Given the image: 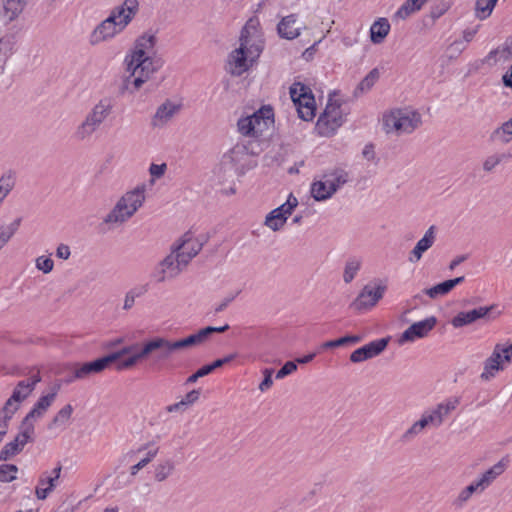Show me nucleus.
Wrapping results in <instances>:
<instances>
[{
	"instance_id": "1",
	"label": "nucleus",
	"mask_w": 512,
	"mask_h": 512,
	"mask_svg": "<svg viewBox=\"0 0 512 512\" xmlns=\"http://www.w3.org/2000/svg\"><path fill=\"white\" fill-rule=\"evenodd\" d=\"M156 43V35L145 32L135 40L133 48L126 55L124 62L129 75L125 79V86L131 93L138 91L163 66V61L152 55Z\"/></svg>"
},
{
	"instance_id": "2",
	"label": "nucleus",
	"mask_w": 512,
	"mask_h": 512,
	"mask_svg": "<svg viewBox=\"0 0 512 512\" xmlns=\"http://www.w3.org/2000/svg\"><path fill=\"white\" fill-rule=\"evenodd\" d=\"M138 11V0H124L122 4L113 7L108 17L97 24L91 31L89 43L92 46H96L112 41L127 28Z\"/></svg>"
},
{
	"instance_id": "3",
	"label": "nucleus",
	"mask_w": 512,
	"mask_h": 512,
	"mask_svg": "<svg viewBox=\"0 0 512 512\" xmlns=\"http://www.w3.org/2000/svg\"><path fill=\"white\" fill-rule=\"evenodd\" d=\"M145 201V187L137 186L126 192L115 204L113 209L105 216L103 223L115 228L127 222L143 205Z\"/></svg>"
},
{
	"instance_id": "4",
	"label": "nucleus",
	"mask_w": 512,
	"mask_h": 512,
	"mask_svg": "<svg viewBox=\"0 0 512 512\" xmlns=\"http://www.w3.org/2000/svg\"><path fill=\"white\" fill-rule=\"evenodd\" d=\"M422 123L420 113L410 108L391 110L383 117V127L386 133L397 135L410 134Z\"/></svg>"
},
{
	"instance_id": "5",
	"label": "nucleus",
	"mask_w": 512,
	"mask_h": 512,
	"mask_svg": "<svg viewBox=\"0 0 512 512\" xmlns=\"http://www.w3.org/2000/svg\"><path fill=\"white\" fill-rule=\"evenodd\" d=\"M274 124L271 106H262L252 115L242 117L237 122L238 131L243 136L259 137Z\"/></svg>"
},
{
	"instance_id": "6",
	"label": "nucleus",
	"mask_w": 512,
	"mask_h": 512,
	"mask_svg": "<svg viewBox=\"0 0 512 512\" xmlns=\"http://www.w3.org/2000/svg\"><path fill=\"white\" fill-rule=\"evenodd\" d=\"M264 36L261 30L260 21L256 17L250 18L241 30L239 37V48H243L252 57L259 58L264 49Z\"/></svg>"
},
{
	"instance_id": "7",
	"label": "nucleus",
	"mask_w": 512,
	"mask_h": 512,
	"mask_svg": "<svg viewBox=\"0 0 512 512\" xmlns=\"http://www.w3.org/2000/svg\"><path fill=\"white\" fill-rule=\"evenodd\" d=\"M290 96L299 117L304 121L313 120L315 117L316 103L311 89L297 82L290 87Z\"/></svg>"
},
{
	"instance_id": "8",
	"label": "nucleus",
	"mask_w": 512,
	"mask_h": 512,
	"mask_svg": "<svg viewBox=\"0 0 512 512\" xmlns=\"http://www.w3.org/2000/svg\"><path fill=\"white\" fill-rule=\"evenodd\" d=\"M41 382V375L39 371L31 372L27 379L19 381L14 387L11 396L6 400L3 407L13 413H16L21 404L28 399L33 393L35 387Z\"/></svg>"
},
{
	"instance_id": "9",
	"label": "nucleus",
	"mask_w": 512,
	"mask_h": 512,
	"mask_svg": "<svg viewBox=\"0 0 512 512\" xmlns=\"http://www.w3.org/2000/svg\"><path fill=\"white\" fill-rule=\"evenodd\" d=\"M343 122L341 105L329 99L324 112L318 118L316 129L321 136H331Z\"/></svg>"
},
{
	"instance_id": "10",
	"label": "nucleus",
	"mask_w": 512,
	"mask_h": 512,
	"mask_svg": "<svg viewBox=\"0 0 512 512\" xmlns=\"http://www.w3.org/2000/svg\"><path fill=\"white\" fill-rule=\"evenodd\" d=\"M185 261L170 250V253L154 267L151 277L157 283H163L178 277L186 269Z\"/></svg>"
},
{
	"instance_id": "11",
	"label": "nucleus",
	"mask_w": 512,
	"mask_h": 512,
	"mask_svg": "<svg viewBox=\"0 0 512 512\" xmlns=\"http://www.w3.org/2000/svg\"><path fill=\"white\" fill-rule=\"evenodd\" d=\"M35 425L21 422L19 432L15 438L6 443L0 450V461H6L19 454L29 442L34 439Z\"/></svg>"
},
{
	"instance_id": "12",
	"label": "nucleus",
	"mask_w": 512,
	"mask_h": 512,
	"mask_svg": "<svg viewBox=\"0 0 512 512\" xmlns=\"http://www.w3.org/2000/svg\"><path fill=\"white\" fill-rule=\"evenodd\" d=\"M202 247L203 242L191 231H188L173 243L171 250L180 260L185 261V265L188 266L191 260L201 251Z\"/></svg>"
},
{
	"instance_id": "13",
	"label": "nucleus",
	"mask_w": 512,
	"mask_h": 512,
	"mask_svg": "<svg viewBox=\"0 0 512 512\" xmlns=\"http://www.w3.org/2000/svg\"><path fill=\"white\" fill-rule=\"evenodd\" d=\"M61 389V383L56 382L53 384L49 392L47 394L41 395L39 399L35 402L32 409L27 413V415L23 418V422L28 425H34L35 421L44 417L47 413L48 409L54 403L59 391Z\"/></svg>"
},
{
	"instance_id": "14",
	"label": "nucleus",
	"mask_w": 512,
	"mask_h": 512,
	"mask_svg": "<svg viewBox=\"0 0 512 512\" xmlns=\"http://www.w3.org/2000/svg\"><path fill=\"white\" fill-rule=\"evenodd\" d=\"M258 58L246 53L243 48L232 50L228 56L226 70L233 76H241L256 62Z\"/></svg>"
},
{
	"instance_id": "15",
	"label": "nucleus",
	"mask_w": 512,
	"mask_h": 512,
	"mask_svg": "<svg viewBox=\"0 0 512 512\" xmlns=\"http://www.w3.org/2000/svg\"><path fill=\"white\" fill-rule=\"evenodd\" d=\"M503 344H496L491 355L483 363V371L480 378L483 381H490L496 375L506 369L503 359Z\"/></svg>"
},
{
	"instance_id": "16",
	"label": "nucleus",
	"mask_w": 512,
	"mask_h": 512,
	"mask_svg": "<svg viewBox=\"0 0 512 512\" xmlns=\"http://www.w3.org/2000/svg\"><path fill=\"white\" fill-rule=\"evenodd\" d=\"M389 338H380L354 350L350 354V361L358 364L380 355L387 347Z\"/></svg>"
},
{
	"instance_id": "17",
	"label": "nucleus",
	"mask_w": 512,
	"mask_h": 512,
	"mask_svg": "<svg viewBox=\"0 0 512 512\" xmlns=\"http://www.w3.org/2000/svg\"><path fill=\"white\" fill-rule=\"evenodd\" d=\"M159 449V446H157L154 442H147L140 445L138 448L129 451L126 455L129 458L145 452L144 456L136 464L130 467V475L132 477L136 476L140 470L152 462L158 455Z\"/></svg>"
},
{
	"instance_id": "18",
	"label": "nucleus",
	"mask_w": 512,
	"mask_h": 512,
	"mask_svg": "<svg viewBox=\"0 0 512 512\" xmlns=\"http://www.w3.org/2000/svg\"><path fill=\"white\" fill-rule=\"evenodd\" d=\"M385 290V285H378L375 288L366 285L352 303V307L361 311L375 306L383 297Z\"/></svg>"
},
{
	"instance_id": "19",
	"label": "nucleus",
	"mask_w": 512,
	"mask_h": 512,
	"mask_svg": "<svg viewBox=\"0 0 512 512\" xmlns=\"http://www.w3.org/2000/svg\"><path fill=\"white\" fill-rule=\"evenodd\" d=\"M436 318L434 316L428 317L424 320L413 323L401 335L399 343L413 342L418 338H423L435 327Z\"/></svg>"
},
{
	"instance_id": "20",
	"label": "nucleus",
	"mask_w": 512,
	"mask_h": 512,
	"mask_svg": "<svg viewBox=\"0 0 512 512\" xmlns=\"http://www.w3.org/2000/svg\"><path fill=\"white\" fill-rule=\"evenodd\" d=\"M61 470L62 466L61 464H58L50 474L48 472H44L40 475L38 485L35 489L36 497L39 500L46 499L48 495L54 490L60 477Z\"/></svg>"
},
{
	"instance_id": "21",
	"label": "nucleus",
	"mask_w": 512,
	"mask_h": 512,
	"mask_svg": "<svg viewBox=\"0 0 512 512\" xmlns=\"http://www.w3.org/2000/svg\"><path fill=\"white\" fill-rule=\"evenodd\" d=\"M180 110L181 104L166 100L156 109L151 119V125L154 128L166 126Z\"/></svg>"
},
{
	"instance_id": "22",
	"label": "nucleus",
	"mask_w": 512,
	"mask_h": 512,
	"mask_svg": "<svg viewBox=\"0 0 512 512\" xmlns=\"http://www.w3.org/2000/svg\"><path fill=\"white\" fill-rule=\"evenodd\" d=\"M114 356H104L91 362L81 365L77 364L74 368V378H88L90 375L98 374L104 371L113 363Z\"/></svg>"
},
{
	"instance_id": "23",
	"label": "nucleus",
	"mask_w": 512,
	"mask_h": 512,
	"mask_svg": "<svg viewBox=\"0 0 512 512\" xmlns=\"http://www.w3.org/2000/svg\"><path fill=\"white\" fill-rule=\"evenodd\" d=\"M494 309V305L481 306L470 311L459 312L453 317L451 324L454 328H460L474 323L479 319L486 318L489 313Z\"/></svg>"
},
{
	"instance_id": "24",
	"label": "nucleus",
	"mask_w": 512,
	"mask_h": 512,
	"mask_svg": "<svg viewBox=\"0 0 512 512\" xmlns=\"http://www.w3.org/2000/svg\"><path fill=\"white\" fill-rule=\"evenodd\" d=\"M436 241V227L430 226L423 237L416 243L415 247L409 253L408 260L411 263H417L423 254L430 249Z\"/></svg>"
},
{
	"instance_id": "25",
	"label": "nucleus",
	"mask_w": 512,
	"mask_h": 512,
	"mask_svg": "<svg viewBox=\"0 0 512 512\" xmlns=\"http://www.w3.org/2000/svg\"><path fill=\"white\" fill-rule=\"evenodd\" d=\"M460 404V398L459 397H450L446 399L445 401L439 403L436 405V407L428 413L433 418L434 421V427L438 428L442 425L445 418L454 411L457 406Z\"/></svg>"
},
{
	"instance_id": "26",
	"label": "nucleus",
	"mask_w": 512,
	"mask_h": 512,
	"mask_svg": "<svg viewBox=\"0 0 512 512\" xmlns=\"http://www.w3.org/2000/svg\"><path fill=\"white\" fill-rule=\"evenodd\" d=\"M297 22V16L295 14H290L281 19V21L277 25V32L281 38L287 40H293L300 36L301 27H295Z\"/></svg>"
},
{
	"instance_id": "27",
	"label": "nucleus",
	"mask_w": 512,
	"mask_h": 512,
	"mask_svg": "<svg viewBox=\"0 0 512 512\" xmlns=\"http://www.w3.org/2000/svg\"><path fill=\"white\" fill-rule=\"evenodd\" d=\"M229 329V325L225 324L221 327H212L208 326L201 330H199L197 333L191 334L185 338L187 348H192L195 346H199L207 341V339L215 332L222 333Z\"/></svg>"
},
{
	"instance_id": "28",
	"label": "nucleus",
	"mask_w": 512,
	"mask_h": 512,
	"mask_svg": "<svg viewBox=\"0 0 512 512\" xmlns=\"http://www.w3.org/2000/svg\"><path fill=\"white\" fill-rule=\"evenodd\" d=\"M113 108L112 100L105 97L100 99L87 114L102 125L112 114Z\"/></svg>"
},
{
	"instance_id": "29",
	"label": "nucleus",
	"mask_w": 512,
	"mask_h": 512,
	"mask_svg": "<svg viewBox=\"0 0 512 512\" xmlns=\"http://www.w3.org/2000/svg\"><path fill=\"white\" fill-rule=\"evenodd\" d=\"M428 426L434 427V421L428 411H426L421 415V418L418 421L414 422L411 427L404 432L402 439L406 442L411 441L421 434Z\"/></svg>"
},
{
	"instance_id": "30",
	"label": "nucleus",
	"mask_w": 512,
	"mask_h": 512,
	"mask_svg": "<svg viewBox=\"0 0 512 512\" xmlns=\"http://www.w3.org/2000/svg\"><path fill=\"white\" fill-rule=\"evenodd\" d=\"M100 126L101 124L99 122L87 114L83 121L77 126L74 136L79 141L89 140Z\"/></svg>"
},
{
	"instance_id": "31",
	"label": "nucleus",
	"mask_w": 512,
	"mask_h": 512,
	"mask_svg": "<svg viewBox=\"0 0 512 512\" xmlns=\"http://www.w3.org/2000/svg\"><path fill=\"white\" fill-rule=\"evenodd\" d=\"M164 343H171V341L164 337H154L144 342L147 355L149 356L155 351H160L159 359H168L175 351L168 349Z\"/></svg>"
},
{
	"instance_id": "32",
	"label": "nucleus",
	"mask_w": 512,
	"mask_h": 512,
	"mask_svg": "<svg viewBox=\"0 0 512 512\" xmlns=\"http://www.w3.org/2000/svg\"><path fill=\"white\" fill-rule=\"evenodd\" d=\"M464 280V276L449 279L431 288L425 289L424 293L430 298L435 299L439 296L448 294L456 285L461 284Z\"/></svg>"
},
{
	"instance_id": "33",
	"label": "nucleus",
	"mask_w": 512,
	"mask_h": 512,
	"mask_svg": "<svg viewBox=\"0 0 512 512\" xmlns=\"http://www.w3.org/2000/svg\"><path fill=\"white\" fill-rule=\"evenodd\" d=\"M506 470V463L500 460L491 468L486 470L481 476L476 479L481 487L486 490L501 474Z\"/></svg>"
},
{
	"instance_id": "34",
	"label": "nucleus",
	"mask_w": 512,
	"mask_h": 512,
	"mask_svg": "<svg viewBox=\"0 0 512 512\" xmlns=\"http://www.w3.org/2000/svg\"><path fill=\"white\" fill-rule=\"evenodd\" d=\"M310 192L316 201H325L334 195L333 191H331V187L328 184V180L325 174L320 180L314 181L311 184Z\"/></svg>"
},
{
	"instance_id": "35",
	"label": "nucleus",
	"mask_w": 512,
	"mask_h": 512,
	"mask_svg": "<svg viewBox=\"0 0 512 512\" xmlns=\"http://www.w3.org/2000/svg\"><path fill=\"white\" fill-rule=\"evenodd\" d=\"M390 31V24L386 18H379L370 28V38L374 44H380Z\"/></svg>"
},
{
	"instance_id": "36",
	"label": "nucleus",
	"mask_w": 512,
	"mask_h": 512,
	"mask_svg": "<svg viewBox=\"0 0 512 512\" xmlns=\"http://www.w3.org/2000/svg\"><path fill=\"white\" fill-rule=\"evenodd\" d=\"M175 471V462L172 459H163L154 466V480L163 482Z\"/></svg>"
},
{
	"instance_id": "37",
	"label": "nucleus",
	"mask_w": 512,
	"mask_h": 512,
	"mask_svg": "<svg viewBox=\"0 0 512 512\" xmlns=\"http://www.w3.org/2000/svg\"><path fill=\"white\" fill-rule=\"evenodd\" d=\"M484 489L481 487V485L478 483L477 480H474L471 482L468 486H466L464 489H462L458 496L453 501V505L455 507L461 508L464 506L466 502L472 497L474 493H482Z\"/></svg>"
},
{
	"instance_id": "38",
	"label": "nucleus",
	"mask_w": 512,
	"mask_h": 512,
	"mask_svg": "<svg viewBox=\"0 0 512 512\" xmlns=\"http://www.w3.org/2000/svg\"><path fill=\"white\" fill-rule=\"evenodd\" d=\"M325 175L334 194L349 181V174L343 169H335Z\"/></svg>"
},
{
	"instance_id": "39",
	"label": "nucleus",
	"mask_w": 512,
	"mask_h": 512,
	"mask_svg": "<svg viewBox=\"0 0 512 512\" xmlns=\"http://www.w3.org/2000/svg\"><path fill=\"white\" fill-rule=\"evenodd\" d=\"M512 57V49L509 46H500L488 53L483 62L494 65L498 62H506Z\"/></svg>"
},
{
	"instance_id": "40",
	"label": "nucleus",
	"mask_w": 512,
	"mask_h": 512,
	"mask_svg": "<svg viewBox=\"0 0 512 512\" xmlns=\"http://www.w3.org/2000/svg\"><path fill=\"white\" fill-rule=\"evenodd\" d=\"M73 413V407L70 404L62 407L57 414L53 417L51 422L48 424V429L52 430L55 428H65L68 424L71 415Z\"/></svg>"
},
{
	"instance_id": "41",
	"label": "nucleus",
	"mask_w": 512,
	"mask_h": 512,
	"mask_svg": "<svg viewBox=\"0 0 512 512\" xmlns=\"http://www.w3.org/2000/svg\"><path fill=\"white\" fill-rule=\"evenodd\" d=\"M147 358H148V355H147V352L145 349V345L143 343L141 345V348L138 349V351H136L132 355H129L127 358L119 361L117 363V369L118 370L130 369V368L134 367L135 365H137L139 362H141Z\"/></svg>"
},
{
	"instance_id": "42",
	"label": "nucleus",
	"mask_w": 512,
	"mask_h": 512,
	"mask_svg": "<svg viewBox=\"0 0 512 512\" xmlns=\"http://www.w3.org/2000/svg\"><path fill=\"white\" fill-rule=\"evenodd\" d=\"M490 139L494 142L508 143L512 139V118L496 128Z\"/></svg>"
},
{
	"instance_id": "43",
	"label": "nucleus",
	"mask_w": 512,
	"mask_h": 512,
	"mask_svg": "<svg viewBox=\"0 0 512 512\" xmlns=\"http://www.w3.org/2000/svg\"><path fill=\"white\" fill-rule=\"evenodd\" d=\"M361 265L362 261L357 257H351L346 261L343 272V280L345 283L348 284L353 281L360 270Z\"/></svg>"
},
{
	"instance_id": "44",
	"label": "nucleus",
	"mask_w": 512,
	"mask_h": 512,
	"mask_svg": "<svg viewBox=\"0 0 512 512\" xmlns=\"http://www.w3.org/2000/svg\"><path fill=\"white\" fill-rule=\"evenodd\" d=\"M428 0H406L396 12V17L406 19L412 13L421 9Z\"/></svg>"
},
{
	"instance_id": "45",
	"label": "nucleus",
	"mask_w": 512,
	"mask_h": 512,
	"mask_svg": "<svg viewBox=\"0 0 512 512\" xmlns=\"http://www.w3.org/2000/svg\"><path fill=\"white\" fill-rule=\"evenodd\" d=\"M380 76L379 70L377 68L372 69L365 77L364 79L358 84L357 88L355 89V96H358L359 93H365L368 92L378 81Z\"/></svg>"
},
{
	"instance_id": "46",
	"label": "nucleus",
	"mask_w": 512,
	"mask_h": 512,
	"mask_svg": "<svg viewBox=\"0 0 512 512\" xmlns=\"http://www.w3.org/2000/svg\"><path fill=\"white\" fill-rule=\"evenodd\" d=\"M25 0H5L4 10L9 20L16 19L25 7Z\"/></svg>"
},
{
	"instance_id": "47",
	"label": "nucleus",
	"mask_w": 512,
	"mask_h": 512,
	"mask_svg": "<svg viewBox=\"0 0 512 512\" xmlns=\"http://www.w3.org/2000/svg\"><path fill=\"white\" fill-rule=\"evenodd\" d=\"M498 0H477L476 13L480 19H485L492 13Z\"/></svg>"
},
{
	"instance_id": "48",
	"label": "nucleus",
	"mask_w": 512,
	"mask_h": 512,
	"mask_svg": "<svg viewBox=\"0 0 512 512\" xmlns=\"http://www.w3.org/2000/svg\"><path fill=\"white\" fill-rule=\"evenodd\" d=\"M286 223L283 214L274 213V210L268 213L265 218L264 224L272 231H279Z\"/></svg>"
},
{
	"instance_id": "49",
	"label": "nucleus",
	"mask_w": 512,
	"mask_h": 512,
	"mask_svg": "<svg viewBox=\"0 0 512 512\" xmlns=\"http://www.w3.org/2000/svg\"><path fill=\"white\" fill-rule=\"evenodd\" d=\"M18 467L14 464L0 465V482L9 483L17 479Z\"/></svg>"
},
{
	"instance_id": "50",
	"label": "nucleus",
	"mask_w": 512,
	"mask_h": 512,
	"mask_svg": "<svg viewBox=\"0 0 512 512\" xmlns=\"http://www.w3.org/2000/svg\"><path fill=\"white\" fill-rule=\"evenodd\" d=\"M298 205V200L292 194L289 195L287 201L280 205L279 207L273 209L274 213L283 214L285 220L287 221L288 217L292 214L295 207Z\"/></svg>"
},
{
	"instance_id": "51",
	"label": "nucleus",
	"mask_w": 512,
	"mask_h": 512,
	"mask_svg": "<svg viewBox=\"0 0 512 512\" xmlns=\"http://www.w3.org/2000/svg\"><path fill=\"white\" fill-rule=\"evenodd\" d=\"M21 224V218L15 219L6 227L0 229V240H3L4 244H7L13 235L17 232Z\"/></svg>"
},
{
	"instance_id": "52",
	"label": "nucleus",
	"mask_w": 512,
	"mask_h": 512,
	"mask_svg": "<svg viewBox=\"0 0 512 512\" xmlns=\"http://www.w3.org/2000/svg\"><path fill=\"white\" fill-rule=\"evenodd\" d=\"M15 185V176L12 172L3 174L0 177V194L7 197Z\"/></svg>"
},
{
	"instance_id": "53",
	"label": "nucleus",
	"mask_w": 512,
	"mask_h": 512,
	"mask_svg": "<svg viewBox=\"0 0 512 512\" xmlns=\"http://www.w3.org/2000/svg\"><path fill=\"white\" fill-rule=\"evenodd\" d=\"M15 413L6 410L4 407L0 410V439L2 440V437L6 435L9 427V422L13 418Z\"/></svg>"
},
{
	"instance_id": "54",
	"label": "nucleus",
	"mask_w": 512,
	"mask_h": 512,
	"mask_svg": "<svg viewBox=\"0 0 512 512\" xmlns=\"http://www.w3.org/2000/svg\"><path fill=\"white\" fill-rule=\"evenodd\" d=\"M35 266L39 271L48 274L53 270L54 262L50 257L39 256L35 260Z\"/></svg>"
},
{
	"instance_id": "55",
	"label": "nucleus",
	"mask_w": 512,
	"mask_h": 512,
	"mask_svg": "<svg viewBox=\"0 0 512 512\" xmlns=\"http://www.w3.org/2000/svg\"><path fill=\"white\" fill-rule=\"evenodd\" d=\"M505 158L504 154H494L487 157L483 162V170L485 172H492L497 165H499Z\"/></svg>"
},
{
	"instance_id": "56",
	"label": "nucleus",
	"mask_w": 512,
	"mask_h": 512,
	"mask_svg": "<svg viewBox=\"0 0 512 512\" xmlns=\"http://www.w3.org/2000/svg\"><path fill=\"white\" fill-rule=\"evenodd\" d=\"M467 45L462 40H455L447 49L449 59H456L465 49Z\"/></svg>"
},
{
	"instance_id": "57",
	"label": "nucleus",
	"mask_w": 512,
	"mask_h": 512,
	"mask_svg": "<svg viewBox=\"0 0 512 512\" xmlns=\"http://www.w3.org/2000/svg\"><path fill=\"white\" fill-rule=\"evenodd\" d=\"M15 41L12 37H1L0 38V55L3 54L9 57L14 52Z\"/></svg>"
},
{
	"instance_id": "58",
	"label": "nucleus",
	"mask_w": 512,
	"mask_h": 512,
	"mask_svg": "<svg viewBox=\"0 0 512 512\" xmlns=\"http://www.w3.org/2000/svg\"><path fill=\"white\" fill-rule=\"evenodd\" d=\"M140 348H141V346L136 343V344H132V345H129V346H125L121 350L113 352V353H110L107 356H114V358H113V363H114L117 360H119L122 356H124V355H132L133 353L138 351V349H140Z\"/></svg>"
},
{
	"instance_id": "59",
	"label": "nucleus",
	"mask_w": 512,
	"mask_h": 512,
	"mask_svg": "<svg viewBox=\"0 0 512 512\" xmlns=\"http://www.w3.org/2000/svg\"><path fill=\"white\" fill-rule=\"evenodd\" d=\"M201 390L200 389H193L190 392H188L181 401L185 405V407L188 409L190 406L194 405L200 398Z\"/></svg>"
},
{
	"instance_id": "60",
	"label": "nucleus",
	"mask_w": 512,
	"mask_h": 512,
	"mask_svg": "<svg viewBox=\"0 0 512 512\" xmlns=\"http://www.w3.org/2000/svg\"><path fill=\"white\" fill-rule=\"evenodd\" d=\"M297 369V364L294 361H288L286 362L281 369H279L276 373L277 379H282L286 377L287 375L293 373Z\"/></svg>"
},
{
	"instance_id": "61",
	"label": "nucleus",
	"mask_w": 512,
	"mask_h": 512,
	"mask_svg": "<svg viewBox=\"0 0 512 512\" xmlns=\"http://www.w3.org/2000/svg\"><path fill=\"white\" fill-rule=\"evenodd\" d=\"M140 295L141 293L136 292L135 289L128 291L124 298L123 309L130 310L134 306L136 297H139Z\"/></svg>"
},
{
	"instance_id": "62",
	"label": "nucleus",
	"mask_w": 512,
	"mask_h": 512,
	"mask_svg": "<svg viewBox=\"0 0 512 512\" xmlns=\"http://www.w3.org/2000/svg\"><path fill=\"white\" fill-rule=\"evenodd\" d=\"M167 170V165L165 163L162 164H151L149 167V173L154 178H161Z\"/></svg>"
},
{
	"instance_id": "63",
	"label": "nucleus",
	"mask_w": 512,
	"mask_h": 512,
	"mask_svg": "<svg viewBox=\"0 0 512 512\" xmlns=\"http://www.w3.org/2000/svg\"><path fill=\"white\" fill-rule=\"evenodd\" d=\"M209 374H210L209 368L207 367V365H204L203 367H201L200 369H198L195 373H193L192 375H190V376L186 379V384H193V383H195L199 378L204 377V376L209 375Z\"/></svg>"
},
{
	"instance_id": "64",
	"label": "nucleus",
	"mask_w": 512,
	"mask_h": 512,
	"mask_svg": "<svg viewBox=\"0 0 512 512\" xmlns=\"http://www.w3.org/2000/svg\"><path fill=\"white\" fill-rule=\"evenodd\" d=\"M503 359L505 363V367L512 364V343L511 344H503Z\"/></svg>"
}]
</instances>
